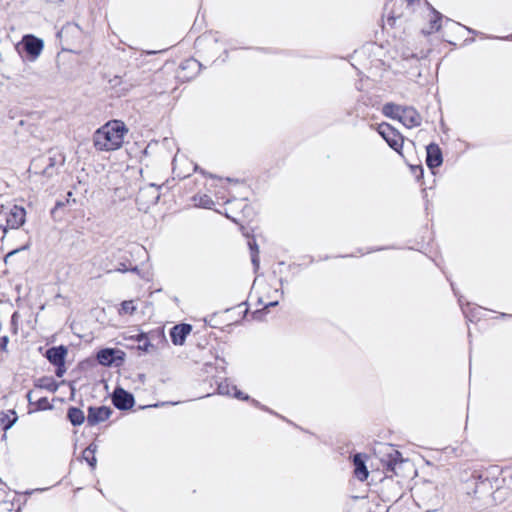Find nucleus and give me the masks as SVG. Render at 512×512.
<instances>
[{"label":"nucleus","instance_id":"obj_34","mask_svg":"<svg viewBox=\"0 0 512 512\" xmlns=\"http://www.w3.org/2000/svg\"><path fill=\"white\" fill-rule=\"evenodd\" d=\"M33 395H34V392H33V391H29V392L27 393V399H28V401H29V403H30V404H34V403H35V402L33 401V400H34Z\"/></svg>","mask_w":512,"mask_h":512},{"label":"nucleus","instance_id":"obj_10","mask_svg":"<svg viewBox=\"0 0 512 512\" xmlns=\"http://www.w3.org/2000/svg\"><path fill=\"white\" fill-rule=\"evenodd\" d=\"M400 115L399 121L408 128L417 127L421 124L420 114L412 107H402Z\"/></svg>","mask_w":512,"mask_h":512},{"label":"nucleus","instance_id":"obj_6","mask_svg":"<svg viewBox=\"0 0 512 512\" xmlns=\"http://www.w3.org/2000/svg\"><path fill=\"white\" fill-rule=\"evenodd\" d=\"M56 164V156H40L32 161L30 169H33L35 173H40L44 176L51 177L55 173Z\"/></svg>","mask_w":512,"mask_h":512},{"label":"nucleus","instance_id":"obj_18","mask_svg":"<svg viewBox=\"0 0 512 512\" xmlns=\"http://www.w3.org/2000/svg\"><path fill=\"white\" fill-rule=\"evenodd\" d=\"M401 110L402 106L396 105L394 103H386L382 108V112L385 116L397 120H400Z\"/></svg>","mask_w":512,"mask_h":512},{"label":"nucleus","instance_id":"obj_32","mask_svg":"<svg viewBox=\"0 0 512 512\" xmlns=\"http://www.w3.org/2000/svg\"><path fill=\"white\" fill-rule=\"evenodd\" d=\"M26 248H27V246H23V247L21 248V250H24V249H26ZM18 251H20V249H16V250H13V251L9 252V253L6 255V257H5V261H6L9 257H11V256H13L14 254H16Z\"/></svg>","mask_w":512,"mask_h":512},{"label":"nucleus","instance_id":"obj_12","mask_svg":"<svg viewBox=\"0 0 512 512\" xmlns=\"http://www.w3.org/2000/svg\"><path fill=\"white\" fill-rule=\"evenodd\" d=\"M67 353L68 349L63 345H60L49 348L46 351L45 356L48 359V361L53 365H64Z\"/></svg>","mask_w":512,"mask_h":512},{"label":"nucleus","instance_id":"obj_9","mask_svg":"<svg viewBox=\"0 0 512 512\" xmlns=\"http://www.w3.org/2000/svg\"><path fill=\"white\" fill-rule=\"evenodd\" d=\"M112 414V410L107 406L89 407L87 422L90 426H94L100 422L107 420Z\"/></svg>","mask_w":512,"mask_h":512},{"label":"nucleus","instance_id":"obj_7","mask_svg":"<svg viewBox=\"0 0 512 512\" xmlns=\"http://www.w3.org/2000/svg\"><path fill=\"white\" fill-rule=\"evenodd\" d=\"M112 402L117 409L128 410L133 407L135 400L131 393L118 387L114 390Z\"/></svg>","mask_w":512,"mask_h":512},{"label":"nucleus","instance_id":"obj_36","mask_svg":"<svg viewBox=\"0 0 512 512\" xmlns=\"http://www.w3.org/2000/svg\"><path fill=\"white\" fill-rule=\"evenodd\" d=\"M277 304H278V302H277V301H275V302H270V303H268V304H266V305H265V308L273 307V306H276Z\"/></svg>","mask_w":512,"mask_h":512},{"label":"nucleus","instance_id":"obj_29","mask_svg":"<svg viewBox=\"0 0 512 512\" xmlns=\"http://www.w3.org/2000/svg\"><path fill=\"white\" fill-rule=\"evenodd\" d=\"M490 486H491L490 482L486 479L484 481H481L479 484H477L474 492L478 493L482 488L490 487Z\"/></svg>","mask_w":512,"mask_h":512},{"label":"nucleus","instance_id":"obj_16","mask_svg":"<svg viewBox=\"0 0 512 512\" xmlns=\"http://www.w3.org/2000/svg\"><path fill=\"white\" fill-rule=\"evenodd\" d=\"M67 418L74 426H79L84 423L85 415L83 411L76 407H70L67 412Z\"/></svg>","mask_w":512,"mask_h":512},{"label":"nucleus","instance_id":"obj_20","mask_svg":"<svg viewBox=\"0 0 512 512\" xmlns=\"http://www.w3.org/2000/svg\"><path fill=\"white\" fill-rule=\"evenodd\" d=\"M96 449H97L96 445L90 444L86 449H84V451L82 453L83 458L87 461V463L92 468H95L96 462H97L96 457H95Z\"/></svg>","mask_w":512,"mask_h":512},{"label":"nucleus","instance_id":"obj_13","mask_svg":"<svg viewBox=\"0 0 512 512\" xmlns=\"http://www.w3.org/2000/svg\"><path fill=\"white\" fill-rule=\"evenodd\" d=\"M426 163L430 168L439 167L442 164V153L437 144L431 143L426 148Z\"/></svg>","mask_w":512,"mask_h":512},{"label":"nucleus","instance_id":"obj_17","mask_svg":"<svg viewBox=\"0 0 512 512\" xmlns=\"http://www.w3.org/2000/svg\"><path fill=\"white\" fill-rule=\"evenodd\" d=\"M114 349H102L97 353V360L101 365L109 366L114 362Z\"/></svg>","mask_w":512,"mask_h":512},{"label":"nucleus","instance_id":"obj_5","mask_svg":"<svg viewBox=\"0 0 512 512\" xmlns=\"http://www.w3.org/2000/svg\"><path fill=\"white\" fill-rule=\"evenodd\" d=\"M378 133L393 150L400 152L403 146V138L397 130L387 123H382L378 126Z\"/></svg>","mask_w":512,"mask_h":512},{"label":"nucleus","instance_id":"obj_33","mask_svg":"<svg viewBox=\"0 0 512 512\" xmlns=\"http://www.w3.org/2000/svg\"><path fill=\"white\" fill-rule=\"evenodd\" d=\"M249 247H250V249H251L252 253H253V252H256V251H259V250H258V246H257V244H256V242H255V241H253V242H249Z\"/></svg>","mask_w":512,"mask_h":512},{"label":"nucleus","instance_id":"obj_31","mask_svg":"<svg viewBox=\"0 0 512 512\" xmlns=\"http://www.w3.org/2000/svg\"><path fill=\"white\" fill-rule=\"evenodd\" d=\"M57 367L56 369V376L57 377H62L63 374L66 372V369H65V366L64 365H55Z\"/></svg>","mask_w":512,"mask_h":512},{"label":"nucleus","instance_id":"obj_27","mask_svg":"<svg viewBox=\"0 0 512 512\" xmlns=\"http://www.w3.org/2000/svg\"><path fill=\"white\" fill-rule=\"evenodd\" d=\"M9 343V337L3 336L0 338V351H7V345Z\"/></svg>","mask_w":512,"mask_h":512},{"label":"nucleus","instance_id":"obj_35","mask_svg":"<svg viewBox=\"0 0 512 512\" xmlns=\"http://www.w3.org/2000/svg\"><path fill=\"white\" fill-rule=\"evenodd\" d=\"M64 205H65V203H64V202H62V201H58V202L56 203V205H55V209H58V208H60V207H63Z\"/></svg>","mask_w":512,"mask_h":512},{"label":"nucleus","instance_id":"obj_15","mask_svg":"<svg viewBox=\"0 0 512 512\" xmlns=\"http://www.w3.org/2000/svg\"><path fill=\"white\" fill-rule=\"evenodd\" d=\"M218 393L221 395H233L234 397L242 400H247L248 396H244V394L237 389L236 386L231 385L226 380L222 381L218 384Z\"/></svg>","mask_w":512,"mask_h":512},{"label":"nucleus","instance_id":"obj_37","mask_svg":"<svg viewBox=\"0 0 512 512\" xmlns=\"http://www.w3.org/2000/svg\"><path fill=\"white\" fill-rule=\"evenodd\" d=\"M67 196H68V198H67V200H66V203H70V199H71V196H72V192H68V193H67Z\"/></svg>","mask_w":512,"mask_h":512},{"label":"nucleus","instance_id":"obj_30","mask_svg":"<svg viewBox=\"0 0 512 512\" xmlns=\"http://www.w3.org/2000/svg\"><path fill=\"white\" fill-rule=\"evenodd\" d=\"M200 204L203 206V207H209L211 204H213V201L211 198H209L208 196H204L201 198L200 200Z\"/></svg>","mask_w":512,"mask_h":512},{"label":"nucleus","instance_id":"obj_22","mask_svg":"<svg viewBox=\"0 0 512 512\" xmlns=\"http://www.w3.org/2000/svg\"><path fill=\"white\" fill-rule=\"evenodd\" d=\"M36 387L44 388L48 391L55 392L58 388V385L54 382L52 378H41L35 384Z\"/></svg>","mask_w":512,"mask_h":512},{"label":"nucleus","instance_id":"obj_4","mask_svg":"<svg viewBox=\"0 0 512 512\" xmlns=\"http://www.w3.org/2000/svg\"><path fill=\"white\" fill-rule=\"evenodd\" d=\"M419 4L420 0H395L391 11L387 14V23L393 26L397 19L405 15L404 9L412 13Z\"/></svg>","mask_w":512,"mask_h":512},{"label":"nucleus","instance_id":"obj_14","mask_svg":"<svg viewBox=\"0 0 512 512\" xmlns=\"http://www.w3.org/2000/svg\"><path fill=\"white\" fill-rule=\"evenodd\" d=\"M365 455L361 453H357L353 456V465H354V474L355 477L364 481L368 478L369 472L365 464Z\"/></svg>","mask_w":512,"mask_h":512},{"label":"nucleus","instance_id":"obj_26","mask_svg":"<svg viewBox=\"0 0 512 512\" xmlns=\"http://www.w3.org/2000/svg\"><path fill=\"white\" fill-rule=\"evenodd\" d=\"M434 14H435V19H432L430 21L431 29L435 30V31H438L440 29V26H441L439 22H440L442 16H441L440 13H438L436 11H434Z\"/></svg>","mask_w":512,"mask_h":512},{"label":"nucleus","instance_id":"obj_25","mask_svg":"<svg viewBox=\"0 0 512 512\" xmlns=\"http://www.w3.org/2000/svg\"><path fill=\"white\" fill-rule=\"evenodd\" d=\"M34 405L39 410H46V409H51L52 408V405H50V403H49V401H48V399L46 397L38 398L35 401Z\"/></svg>","mask_w":512,"mask_h":512},{"label":"nucleus","instance_id":"obj_3","mask_svg":"<svg viewBox=\"0 0 512 512\" xmlns=\"http://www.w3.org/2000/svg\"><path fill=\"white\" fill-rule=\"evenodd\" d=\"M26 211L23 207L14 205L8 212H0V229L6 233L7 229H18L25 223Z\"/></svg>","mask_w":512,"mask_h":512},{"label":"nucleus","instance_id":"obj_1","mask_svg":"<svg viewBox=\"0 0 512 512\" xmlns=\"http://www.w3.org/2000/svg\"><path fill=\"white\" fill-rule=\"evenodd\" d=\"M127 129L121 121H111L96 130L93 135V144L99 151H113L119 149Z\"/></svg>","mask_w":512,"mask_h":512},{"label":"nucleus","instance_id":"obj_19","mask_svg":"<svg viewBox=\"0 0 512 512\" xmlns=\"http://www.w3.org/2000/svg\"><path fill=\"white\" fill-rule=\"evenodd\" d=\"M158 188L159 187H156L155 185H150L149 187H147L145 189H141L138 198H141V197H144L147 195V196L151 197V199L149 200L150 204H157L159 197H160Z\"/></svg>","mask_w":512,"mask_h":512},{"label":"nucleus","instance_id":"obj_2","mask_svg":"<svg viewBox=\"0 0 512 512\" xmlns=\"http://www.w3.org/2000/svg\"><path fill=\"white\" fill-rule=\"evenodd\" d=\"M375 454L379 457L386 473L390 476H404V469L410 466V462L402 458L401 453L392 445L379 443L375 448Z\"/></svg>","mask_w":512,"mask_h":512},{"label":"nucleus","instance_id":"obj_23","mask_svg":"<svg viewBox=\"0 0 512 512\" xmlns=\"http://www.w3.org/2000/svg\"><path fill=\"white\" fill-rule=\"evenodd\" d=\"M136 311L133 300H126L121 303L119 314L132 315Z\"/></svg>","mask_w":512,"mask_h":512},{"label":"nucleus","instance_id":"obj_38","mask_svg":"<svg viewBox=\"0 0 512 512\" xmlns=\"http://www.w3.org/2000/svg\"><path fill=\"white\" fill-rule=\"evenodd\" d=\"M110 82H114V85H116L119 82V78L115 77L114 80H111Z\"/></svg>","mask_w":512,"mask_h":512},{"label":"nucleus","instance_id":"obj_11","mask_svg":"<svg viewBox=\"0 0 512 512\" xmlns=\"http://www.w3.org/2000/svg\"><path fill=\"white\" fill-rule=\"evenodd\" d=\"M192 326L190 324H178L172 327L170 337L174 345H183L186 337L190 334Z\"/></svg>","mask_w":512,"mask_h":512},{"label":"nucleus","instance_id":"obj_21","mask_svg":"<svg viewBox=\"0 0 512 512\" xmlns=\"http://www.w3.org/2000/svg\"><path fill=\"white\" fill-rule=\"evenodd\" d=\"M135 340L139 343V349L144 352H149L154 346L149 341L146 333H140L135 337Z\"/></svg>","mask_w":512,"mask_h":512},{"label":"nucleus","instance_id":"obj_39","mask_svg":"<svg viewBox=\"0 0 512 512\" xmlns=\"http://www.w3.org/2000/svg\"><path fill=\"white\" fill-rule=\"evenodd\" d=\"M12 424H13V422H10L9 424H7V425L5 426V429L10 428V427L12 426Z\"/></svg>","mask_w":512,"mask_h":512},{"label":"nucleus","instance_id":"obj_28","mask_svg":"<svg viewBox=\"0 0 512 512\" xmlns=\"http://www.w3.org/2000/svg\"><path fill=\"white\" fill-rule=\"evenodd\" d=\"M258 253H259V251H256V252H253L251 254V261H252L253 266L256 269L259 267V256H258Z\"/></svg>","mask_w":512,"mask_h":512},{"label":"nucleus","instance_id":"obj_24","mask_svg":"<svg viewBox=\"0 0 512 512\" xmlns=\"http://www.w3.org/2000/svg\"><path fill=\"white\" fill-rule=\"evenodd\" d=\"M200 68V63L195 60V59H188V60H185L182 64H181V69L182 70H186V69H190V70H193L195 72H197Z\"/></svg>","mask_w":512,"mask_h":512},{"label":"nucleus","instance_id":"obj_8","mask_svg":"<svg viewBox=\"0 0 512 512\" xmlns=\"http://www.w3.org/2000/svg\"><path fill=\"white\" fill-rule=\"evenodd\" d=\"M26 53L32 60H35L42 52L44 42L34 35H25L22 40Z\"/></svg>","mask_w":512,"mask_h":512}]
</instances>
